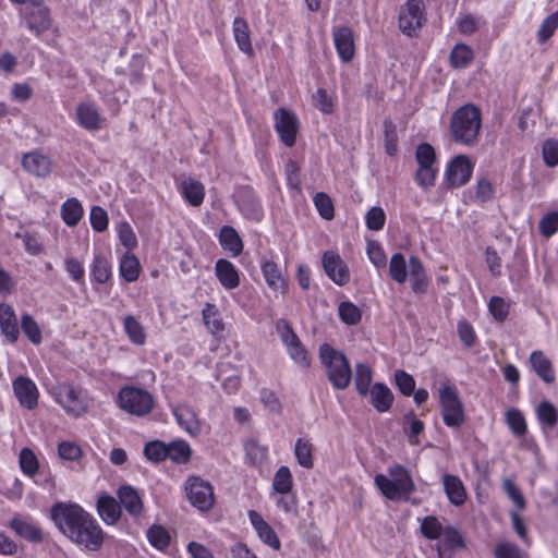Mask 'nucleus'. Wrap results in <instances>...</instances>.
Segmentation results:
<instances>
[{
  "label": "nucleus",
  "mask_w": 558,
  "mask_h": 558,
  "mask_svg": "<svg viewBox=\"0 0 558 558\" xmlns=\"http://www.w3.org/2000/svg\"><path fill=\"white\" fill-rule=\"evenodd\" d=\"M50 515L59 531L78 546L88 550H98L105 533L97 520L80 505L57 502Z\"/></svg>",
  "instance_id": "1"
},
{
  "label": "nucleus",
  "mask_w": 558,
  "mask_h": 558,
  "mask_svg": "<svg viewBox=\"0 0 558 558\" xmlns=\"http://www.w3.org/2000/svg\"><path fill=\"white\" fill-rule=\"evenodd\" d=\"M421 532L424 537L438 541L435 549L439 558H453V553L465 546L462 535L454 526L442 525L434 515L422 520Z\"/></svg>",
  "instance_id": "2"
},
{
  "label": "nucleus",
  "mask_w": 558,
  "mask_h": 558,
  "mask_svg": "<svg viewBox=\"0 0 558 558\" xmlns=\"http://www.w3.org/2000/svg\"><path fill=\"white\" fill-rule=\"evenodd\" d=\"M375 485L389 500L408 499L415 490V484L408 469L401 464H393L387 470V475L377 474Z\"/></svg>",
  "instance_id": "3"
},
{
  "label": "nucleus",
  "mask_w": 558,
  "mask_h": 558,
  "mask_svg": "<svg viewBox=\"0 0 558 558\" xmlns=\"http://www.w3.org/2000/svg\"><path fill=\"white\" fill-rule=\"evenodd\" d=\"M482 125L481 111L469 104L460 107L452 116L450 130L456 142L471 145L480 133Z\"/></svg>",
  "instance_id": "4"
},
{
  "label": "nucleus",
  "mask_w": 558,
  "mask_h": 558,
  "mask_svg": "<svg viewBox=\"0 0 558 558\" xmlns=\"http://www.w3.org/2000/svg\"><path fill=\"white\" fill-rule=\"evenodd\" d=\"M322 364L327 368V376L335 389L343 390L351 381L352 371L345 355L329 344L319 349Z\"/></svg>",
  "instance_id": "5"
},
{
  "label": "nucleus",
  "mask_w": 558,
  "mask_h": 558,
  "mask_svg": "<svg viewBox=\"0 0 558 558\" xmlns=\"http://www.w3.org/2000/svg\"><path fill=\"white\" fill-rule=\"evenodd\" d=\"M439 404L444 423L448 427L458 428L464 423L465 415L463 403L453 385L449 383L441 385L439 388Z\"/></svg>",
  "instance_id": "6"
},
{
  "label": "nucleus",
  "mask_w": 558,
  "mask_h": 558,
  "mask_svg": "<svg viewBox=\"0 0 558 558\" xmlns=\"http://www.w3.org/2000/svg\"><path fill=\"white\" fill-rule=\"evenodd\" d=\"M118 405L129 414L145 416L154 409L155 400L147 390L126 386L118 393Z\"/></svg>",
  "instance_id": "7"
},
{
  "label": "nucleus",
  "mask_w": 558,
  "mask_h": 558,
  "mask_svg": "<svg viewBox=\"0 0 558 558\" xmlns=\"http://www.w3.org/2000/svg\"><path fill=\"white\" fill-rule=\"evenodd\" d=\"M184 490L190 504L202 512H208L215 506L214 487L208 481L199 476H189L184 483Z\"/></svg>",
  "instance_id": "8"
},
{
  "label": "nucleus",
  "mask_w": 558,
  "mask_h": 558,
  "mask_svg": "<svg viewBox=\"0 0 558 558\" xmlns=\"http://www.w3.org/2000/svg\"><path fill=\"white\" fill-rule=\"evenodd\" d=\"M424 9L423 0H408L401 8L399 28L403 34L413 36L422 28L425 22Z\"/></svg>",
  "instance_id": "9"
},
{
  "label": "nucleus",
  "mask_w": 558,
  "mask_h": 558,
  "mask_svg": "<svg viewBox=\"0 0 558 558\" xmlns=\"http://www.w3.org/2000/svg\"><path fill=\"white\" fill-rule=\"evenodd\" d=\"M27 2L29 4L23 12L26 26L36 36H40L51 26L49 11L44 5L43 0H28Z\"/></svg>",
  "instance_id": "10"
},
{
  "label": "nucleus",
  "mask_w": 558,
  "mask_h": 558,
  "mask_svg": "<svg viewBox=\"0 0 558 558\" xmlns=\"http://www.w3.org/2000/svg\"><path fill=\"white\" fill-rule=\"evenodd\" d=\"M56 401L65 410L66 413L78 416L85 412L87 403L81 391L73 386L63 384L57 388Z\"/></svg>",
  "instance_id": "11"
},
{
  "label": "nucleus",
  "mask_w": 558,
  "mask_h": 558,
  "mask_svg": "<svg viewBox=\"0 0 558 558\" xmlns=\"http://www.w3.org/2000/svg\"><path fill=\"white\" fill-rule=\"evenodd\" d=\"M12 389L22 408L27 410H34L37 408L39 390L33 379L27 376H19L13 380Z\"/></svg>",
  "instance_id": "12"
},
{
  "label": "nucleus",
  "mask_w": 558,
  "mask_h": 558,
  "mask_svg": "<svg viewBox=\"0 0 558 558\" xmlns=\"http://www.w3.org/2000/svg\"><path fill=\"white\" fill-rule=\"evenodd\" d=\"M473 163L468 156L460 155L451 160L446 170V181L450 187H460L469 182Z\"/></svg>",
  "instance_id": "13"
},
{
  "label": "nucleus",
  "mask_w": 558,
  "mask_h": 558,
  "mask_svg": "<svg viewBox=\"0 0 558 558\" xmlns=\"http://www.w3.org/2000/svg\"><path fill=\"white\" fill-rule=\"evenodd\" d=\"M275 128L282 143L291 147L295 143L299 122L294 113L280 108L275 113Z\"/></svg>",
  "instance_id": "14"
},
{
  "label": "nucleus",
  "mask_w": 558,
  "mask_h": 558,
  "mask_svg": "<svg viewBox=\"0 0 558 558\" xmlns=\"http://www.w3.org/2000/svg\"><path fill=\"white\" fill-rule=\"evenodd\" d=\"M75 116L77 123L89 132L99 131L105 122L98 107L89 101L78 104L75 110Z\"/></svg>",
  "instance_id": "15"
},
{
  "label": "nucleus",
  "mask_w": 558,
  "mask_h": 558,
  "mask_svg": "<svg viewBox=\"0 0 558 558\" xmlns=\"http://www.w3.org/2000/svg\"><path fill=\"white\" fill-rule=\"evenodd\" d=\"M323 266L326 275L338 286L349 282V269L339 254L325 252L323 255Z\"/></svg>",
  "instance_id": "16"
},
{
  "label": "nucleus",
  "mask_w": 558,
  "mask_h": 558,
  "mask_svg": "<svg viewBox=\"0 0 558 558\" xmlns=\"http://www.w3.org/2000/svg\"><path fill=\"white\" fill-rule=\"evenodd\" d=\"M332 37L339 58L343 62H350L355 52L353 33L351 28L347 26L335 27Z\"/></svg>",
  "instance_id": "17"
},
{
  "label": "nucleus",
  "mask_w": 558,
  "mask_h": 558,
  "mask_svg": "<svg viewBox=\"0 0 558 558\" xmlns=\"http://www.w3.org/2000/svg\"><path fill=\"white\" fill-rule=\"evenodd\" d=\"M409 277L411 289L415 294L427 293L429 280L422 262L415 256L409 259Z\"/></svg>",
  "instance_id": "18"
},
{
  "label": "nucleus",
  "mask_w": 558,
  "mask_h": 558,
  "mask_svg": "<svg viewBox=\"0 0 558 558\" xmlns=\"http://www.w3.org/2000/svg\"><path fill=\"white\" fill-rule=\"evenodd\" d=\"M532 369L546 384H553L556 380L555 369L551 361L541 350H535L529 359Z\"/></svg>",
  "instance_id": "19"
},
{
  "label": "nucleus",
  "mask_w": 558,
  "mask_h": 558,
  "mask_svg": "<svg viewBox=\"0 0 558 558\" xmlns=\"http://www.w3.org/2000/svg\"><path fill=\"white\" fill-rule=\"evenodd\" d=\"M10 527L28 542L39 543L44 538L41 530L29 518L16 515L10 521Z\"/></svg>",
  "instance_id": "20"
},
{
  "label": "nucleus",
  "mask_w": 558,
  "mask_h": 558,
  "mask_svg": "<svg viewBox=\"0 0 558 558\" xmlns=\"http://www.w3.org/2000/svg\"><path fill=\"white\" fill-rule=\"evenodd\" d=\"M0 329L1 333L11 342L17 341L20 330L17 327V319L15 312L10 304H0Z\"/></svg>",
  "instance_id": "21"
},
{
  "label": "nucleus",
  "mask_w": 558,
  "mask_h": 558,
  "mask_svg": "<svg viewBox=\"0 0 558 558\" xmlns=\"http://www.w3.org/2000/svg\"><path fill=\"white\" fill-rule=\"evenodd\" d=\"M23 168L37 177H47L51 172V160L49 157L38 153L31 151L24 155L22 159Z\"/></svg>",
  "instance_id": "22"
},
{
  "label": "nucleus",
  "mask_w": 558,
  "mask_h": 558,
  "mask_svg": "<svg viewBox=\"0 0 558 558\" xmlns=\"http://www.w3.org/2000/svg\"><path fill=\"white\" fill-rule=\"evenodd\" d=\"M216 276L221 286L227 290H233L240 284V275L235 266L227 259H218L215 265Z\"/></svg>",
  "instance_id": "23"
},
{
  "label": "nucleus",
  "mask_w": 558,
  "mask_h": 558,
  "mask_svg": "<svg viewBox=\"0 0 558 558\" xmlns=\"http://www.w3.org/2000/svg\"><path fill=\"white\" fill-rule=\"evenodd\" d=\"M120 505L132 517H138L143 512V501L137 490L130 486L123 485L117 492Z\"/></svg>",
  "instance_id": "24"
},
{
  "label": "nucleus",
  "mask_w": 558,
  "mask_h": 558,
  "mask_svg": "<svg viewBox=\"0 0 558 558\" xmlns=\"http://www.w3.org/2000/svg\"><path fill=\"white\" fill-rule=\"evenodd\" d=\"M248 518L254 529L256 530L259 538L274 549L280 548V541L275 533L274 529L254 510L248 512Z\"/></svg>",
  "instance_id": "25"
},
{
  "label": "nucleus",
  "mask_w": 558,
  "mask_h": 558,
  "mask_svg": "<svg viewBox=\"0 0 558 558\" xmlns=\"http://www.w3.org/2000/svg\"><path fill=\"white\" fill-rule=\"evenodd\" d=\"M183 198L193 207L202 205L205 198V186L198 180L193 178H185L179 186Z\"/></svg>",
  "instance_id": "26"
},
{
  "label": "nucleus",
  "mask_w": 558,
  "mask_h": 558,
  "mask_svg": "<svg viewBox=\"0 0 558 558\" xmlns=\"http://www.w3.org/2000/svg\"><path fill=\"white\" fill-rule=\"evenodd\" d=\"M442 485L449 501L454 506H461L466 500L465 487L457 475L445 474Z\"/></svg>",
  "instance_id": "27"
},
{
  "label": "nucleus",
  "mask_w": 558,
  "mask_h": 558,
  "mask_svg": "<svg viewBox=\"0 0 558 558\" xmlns=\"http://www.w3.org/2000/svg\"><path fill=\"white\" fill-rule=\"evenodd\" d=\"M97 512L107 524H114L121 515V506L109 495H101L97 500Z\"/></svg>",
  "instance_id": "28"
},
{
  "label": "nucleus",
  "mask_w": 558,
  "mask_h": 558,
  "mask_svg": "<svg viewBox=\"0 0 558 558\" xmlns=\"http://www.w3.org/2000/svg\"><path fill=\"white\" fill-rule=\"evenodd\" d=\"M371 403L378 412H386L393 402L391 390L381 383H376L368 390Z\"/></svg>",
  "instance_id": "29"
},
{
  "label": "nucleus",
  "mask_w": 558,
  "mask_h": 558,
  "mask_svg": "<svg viewBox=\"0 0 558 558\" xmlns=\"http://www.w3.org/2000/svg\"><path fill=\"white\" fill-rule=\"evenodd\" d=\"M60 214L68 227H75L84 216V208L77 198L70 197L61 205Z\"/></svg>",
  "instance_id": "30"
},
{
  "label": "nucleus",
  "mask_w": 558,
  "mask_h": 558,
  "mask_svg": "<svg viewBox=\"0 0 558 558\" xmlns=\"http://www.w3.org/2000/svg\"><path fill=\"white\" fill-rule=\"evenodd\" d=\"M173 415L178 424L184 428L190 435H197L201 430L199 422L195 412L185 405H179L173 410Z\"/></svg>",
  "instance_id": "31"
},
{
  "label": "nucleus",
  "mask_w": 558,
  "mask_h": 558,
  "mask_svg": "<svg viewBox=\"0 0 558 558\" xmlns=\"http://www.w3.org/2000/svg\"><path fill=\"white\" fill-rule=\"evenodd\" d=\"M220 245L225 251L230 252L233 257L239 256L243 251V243L234 228L223 226L219 234Z\"/></svg>",
  "instance_id": "32"
},
{
  "label": "nucleus",
  "mask_w": 558,
  "mask_h": 558,
  "mask_svg": "<svg viewBox=\"0 0 558 558\" xmlns=\"http://www.w3.org/2000/svg\"><path fill=\"white\" fill-rule=\"evenodd\" d=\"M233 36L241 51L252 54L253 48L250 36V27L243 17H235L232 25Z\"/></svg>",
  "instance_id": "33"
},
{
  "label": "nucleus",
  "mask_w": 558,
  "mask_h": 558,
  "mask_svg": "<svg viewBox=\"0 0 558 558\" xmlns=\"http://www.w3.org/2000/svg\"><path fill=\"white\" fill-rule=\"evenodd\" d=\"M262 272L272 291H279L284 288V278L278 265L271 260H266L262 264Z\"/></svg>",
  "instance_id": "34"
},
{
  "label": "nucleus",
  "mask_w": 558,
  "mask_h": 558,
  "mask_svg": "<svg viewBox=\"0 0 558 558\" xmlns=\"http://www.w3.org/2000/svg\"><path fill=\"white\" fill-rule=\"evenodd\" d=\"M167 458L174 463L184 464L191 459L192 449L184 440H174L167 444Z\"/></svg>",
  "instance_id": "35"
},
{
  "label": "nucleus",
  "mask_w": 558,
  "mask_h": 558,
  "mask_svg": "<svg viewBox=\"0 0 558 558\" xmlns=\"http://www.w3.org/2000/svg\"><path fill=\"white\" fill-rule=\"evenodd\" d=\"M124 331L131 342L136 345H143L146 341V333L142 324L132 315H128L123 319Z\"/></svg>",
  "instance_id": "36"
},
{
  "label": "nucleus",
  "mask_w": 558,
  "mask_h": 558,
  "mask_svg": "<svg viewBox=\"0 0 558 558\" xmlns=\"http://www.w3.org/2000/svg\"><path fill=\"white\" fill-rule=\"evenodd\" d=\"M408 267L405 257L401 253H396L391 256L389 263V275L393 281L402 284L408 278Z\"/></svg>",
  "instance_id": "37"
},
{
  "label": "nucleus",
  "mask_w": 558,
  "mask_h": 558,
  "mask_svg": "<svg viewBox=\"0 0 558 558\" xmlns=\"http://www.w3.org/2000/svg\"><path fill=\"white\" fill-rule=\"evenodd\" d=\"M92 279L98 283H105L111 276V265L102 255H95L90 266Z\"/></svg>",
  "instance_id": "38"
},
{
  "label": "nucleus",
  "mask_w": 558,
  "mask_h": 558,
  "mask_svg": "<svg viewBox=\"0 0 558 558\" xmlns=\"http://www.w3.org/2000/svg\"><path fill=\"white\" fill-rule=\"evenodd\" d=\"M203 320L213 335L220 333L225 328L219 311L215 304L207 303L205 305L203 308Z\"/></svg>",
  "instance_id": "39"
},
{
  "label": "nucleus",
  "mask_w": 558,
  "mask_h": 558,
  "mask_svg": "<svg viewBox=\"0 0 558 558\" xmlns=\"http://www.w3.org/2000/svg\"><path fill=\"white\" fill-rule=\"evenodd\" d=\"M473 50L465 44H458L450 53V63L456 69H464L473 61Z\"/></svg>",
  "instance_id": "40"
},
{
  "label": "nucleus",
  "mask_w": 558,
  "mask_h": 558,
  "mask_svg": "<svg viewBox=\"0 0 558 558\" xmlns=\"http://www.w3.org/2000/svg\"><path fill=\"white\" fill-rule=\"evenodd\" d=\"M141 271V265L134 255L129 253L124 254L120 260V275L128 282L135 281Z\"/></svg>",
  "instance_id": "41"
},
{
  "label": "nucleus",
  "mask_w": 558,
  "mask_h": 558,
  "mask_svg": "<svg viewBox=\"0 0 558 558\" xmlns=\"http://www.w3.org/2000/svg\"><path fill=\"white\" fill-rule=\"evenodd\" d=\"M15 238L23 241L24 248L29 255H39L44 251L41 238L36 232L22 230L15 233Z\"/></svg>",
  "instance_id": "42"
},
{
  "label": "nucleus",
  "mask_w": 558,
  "mask_h": 558,
  "mask_svg": "<svg viewBox=\"0 0 558 558\" xmlns=\"http://www.w3.org/2000/svg\"><path fill=\"white\" fill-rule=\"evenodd\" d=\"M294 454L300 465L305 469L313 468V445L310 440L303 438L296 439Z\"/></svg>",
  "instance_id": "43"
},
{
  "label": "nucleus",
  "mask_w": 558,
  "mask_h": 558,
  "mask_svg": "<svg viewBox=\"0 0 558 558\" xmlns=\"http://www.w3.org/2000/svg\"><path fill=\"white\" fill-rule=\"evenodd\" d=\"M19 463L22 472L28 477H34L37 474L39 462L32 449L23 448L20 451Z\"/></svg>",
  "instance_id": "44"
},
{
  "label": "nucleus",
  "mask_w": 558,
  "mask_h": 558,
  "mask_svg": "<svg viewBox=\"0 0 558 558\" xmlns=\"http://www.w3.org/2000/svg\"><path fill=\"white\" fill-rule=\"evenodd\" d=\"M21 328L27 339L35 345H38L43 341L41 330L37 322L27 313L21 317Z\"/></svg>",
  "instance_id": "45"
},
{
  "label": "nucleus",
  "mask_w": 558,
  "mask_h": 558,
  "mask_svg": "<svg viewBox=\"0 0 558 558\" xmlns=\"http://www.w3.org/2000/svg\"><path fill=\"white\" fill-rule=\"evenodd\" d=\"M338 314L342 323L356 325L362 317L360 308L350 301H343L338 306Z\"/></svg>",
  "instance_id": "46"
},
{
  "label": "nucleus",
  "mask_w": 558,
  "mask_h": 558,
  "mask_svg": "<svg viewBox=\"0 0 558 558\" xmlns=\"http://www.w3.org/2000/svg\"><path fill=\"white\" fill-rule=\"evenodd\" d=\"M272 487L276 493L287 495L292 488V474L288 466H280L275 474Z\"/></svg>",
  "instance_id": "47"
},
{
  "label": "nucleus",
  "mask_w": 558,
  "mask_h": 558,
  "mask_svg": "<svg viewBox=\"0 0 558 558\" xmlns=\"http://www.w3.org/2000/svg\"><path fill=\"white\" fill-rule=\"evenodd\" d=\"M372 369L368 365L360 363L355 366V386L362 396H366L371 389Z\"/></svg>",
  "instance_id": "48"
},
{
  "label": "nucleus",
  "mask_w": 558,
  "mask_h": 558,
  "mask_svg": "<svg viewBox=\"0 0 558 558\" xmlns=\"http://www.w3.org/2000/svg\"><path fill=\"white\" fill-rule=\"evenodd\" d=\"M276 330L286 349H289L290 347L301 342L287 319H278L276 323Z\"/></svg>",
  "instance_id": "49"
},
{
  "label": "nucleus",
  "mask_w": 558,
  "mask_h": 558,
  "mask_svg": "<svg viewBox=\"0 0 558 558\" xmlns=\"http://www.w3.org/2000/svg\"><path fill=\"white\" fill-rule=\"evenodd\" d=\"M537 417L542 425L554 427L557 424L558 413L556 408L548 401L539 403L536 410Z\"/></svg>",
  "instance_id": "50"
},
{
  "label": "nucleus",
  "mask_w": 558,
  "mask_h": 558,
  "mask_svg": "<svg viewBox=\"0 0 558 558\" xmlns=\"http://www.w3.org/2000/svg\"><path fill=\"white\" fill-rule=\"evenodd\" d=\"M147 538L149 543L158 549L168 547L170 543L169 533L160 525H153L149 527L147 531Z\"/></svg>",
  "instance_id": "51"
},
{
  "label": "nucleus",
  "mask_w": 558,
  "mask_h": 558,
  "mask_svg": "<svg viewBox=\"0 0 558 558\" xmlns=\"http://www.w3.org/2000/svg\"><path fill=\"white\" fill-rule=\"evenodd\" d=\"M506 421L513 434H515L517 436H522L525 434V418L518 409L508 410L506 413Z\"/></svg>",
  "instance_id": "52"
},
{
  "label": "nucleus",
  "mask_w": 558,
  "mask_h": 558,
  "mask_svg": "<svg viewBox=\"0 0 558 558\" xmlns=\"http://www.w3.org/2000/svg\"><path fill=\"white\" fill-rule=\"evenodd\" d=\"M558 28V11L548 15L542 23L538 32L537 39L538 43L544 44L547 41Z\"/></svg>",
  "instance_id": "53"
},
{
  "label": "nucleus",
  "mask_w": 558,
  "mask_h": 558,
  "mask_svg": "<svg viewBox=\"0 0 558 558\" xmlns=\"http://www.w3.org/2000/svg\"><path fill=\"white\" fill-rule=\"evenodd\" d=\"M167 444L160 440L148 442L144 448L145 457L154 462H160L167 459Z\"/></svg>",
  "instance_id": "54"
},
{
  "label": "nucleus",
  "mask_w": 558,
  "mask_h": 558,
  "mask_svg": "<svg viewBox=\"0 0 558 558\" xmlns=\"http://www.w3.org/2000/svg\"><path fill=\"white\" fill-rule=\"evenodd\" d=\"M502 487L507 496L513 502L517 510H523L525 508V499L520 488L514 484V482L511 478H505L502 482Z\"/></svg>",
  "instance_id": "55"
},
{
  "label": "nucleus",
  "mask_w": 558,
  "mask_h": 558,
  "mask_svg": "<svg viewBox=\"0 0 558 558\" xmlns=\"http://www.w3.org/2000/svg\"><path fill=\"white\" fill-rule=\"evenodd\" d=\"M366 253L369 260L377 268H383L387 265V256L383 246L377 241H368L366 245Z\"/></svg>",
  "instance_id": "56"
},
{
  "label": "nucleus",
  "mask_w": 558,
  "mask_h": 558,
  "mask_svg": "<svg viewBox=\"0 0 558 558\" xmlns=\"http://www.w3.org/2000/svg\"><path fill=\"white\" fill-rule=\"evenodd\" d=\"M117 232L121 244L128 250H133L137 246V238L131 227V225L126 221H122L117 227Z\"/></svg>",
  "instance_id": "57"
},
{
  "label": "nucleus",
  "mask_w": 558,
  "mask_h": 558,
  "mask_svg": "<svg viewBox=\"0 0 558 558\" xmlns=\"http://www.w3.org/2000/svg\"><path fill=\"white\" fill-rule=\"evenodd\" d=\"M384 135H385V148L386 153L390 156L397 151V126L391 120L384 121Z\"/></svg>",
  "instance_id": "58"
},
{
  "label": "nucleus",
  "mask_w": 558,
  "mask_h": 558,
  "mask_svg": "<svg viewBox=\"0 0 558 558\" xmlns=\"http://www.w3.org/2000/svg\"><path fill=\"white\" fill-rule=\"evenodd\" d=\"M58 454L62 460L77 461L82 457L83 450L73 441H62L58 446Z\"/></svg>",
  "instance_id": "59"
},
{
  "label": "nucleus",
  "mask_w": 558,
  "mask_h": 558,
  "mask_svg": "<svg viewBox=\"0 0 558 558\" xmlns=\"http://www.w3.org/2000/svg\"><path fill=\"white\" fill-rule=\"evenodd\" d=\"M245 452L254 464L260 463L267 458V448L256 439H250L245 442Z\"/></svg>",
  "instance_id": "60"
},
{
  "label": "nucleus",
  "mask_w": 558,
  "mask_h": 558,
  "mask_svg": "<svg viewBox=\"0 0 558 558\" xmlns=\"http://www.w3.org/2000/svg\"><path fill=\"white\" fill-rule=\"evenodd\" d=\"M366 227L369 230L379 231L384 228L386 215L383 208L374 206L365 216Z\"/></svg>",
  "instance_id": "61"
},
{
  "label": "nucleus",
  "mask_w": 558,
  "mask_h": 558,
  "mask_svg": "<svg viewBox=\"0 0 558 558\" xmlns=\"http://www.w3.org/2000/svg\"><path fill=\"white\" fill-rule=\"evenodd\" d=\"M496 558H526V554L510 542H500L495 548Z\"/></svg>",
  "instance_id": "62"
},
{
  "label": "nucleus",
  "mask_w": 558,
  "mask_h": 558,
  "mask_svg": "<svg viewBox=\"0 0 558 558\" xmlns=\"http://www.w3.org/2000/svg\"><path fill=\"white\" fill-rule=\"evenodd\" d=\"M92 228L97 232H102L108 228V214L100 206H93L89 214Z\"/></svg>",
  "instance_id": "63"
},
{
  "label": "nucleus",
  "mask_w": 558,
  "mask_h": 558,
  "mask_svg": "<svg viewBox=\"0 0 558 558\" xmlns=\"http://www.w3.org/2000/svg\"><path fill=\"white\" fill-rule=\"evenodd\" d=\"M395 381L400 390V392L404 396H411L414 392L415 380L414 378L404 371H396L395 373Z\"/></svg>",
  "instance_id": "64"
}]
</instances>
